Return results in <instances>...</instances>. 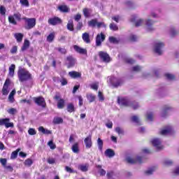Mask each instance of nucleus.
<instances>
[{
  "instance_id": "41",
  "label": "nucleus",
  "mask_w": 179,
  "mask_h": 179,
  "mask_svg": "<svg viewBox=\"0 0 179 179\" xmlns=\"http://www.w3.org/2000/svg\"><path fill=\"white\" fill-rule=\"evenodd\" d=\"M132 72H141L142 71V66L139 65L134 66L131 68Z\"/></svg>"
},
{
  "instance_id": "11",
  "label": "nucleus",
  "mask_w": 179,
  "mask_h": 179,
  "mask_svg": "<svg viewBox=\"0 0 179 179\" xmlns=\"http://www.w3.org/2000/svg\"><path fill=\"white\" fill-rule=\"evenodd\" d=\"M66 66L67 68H73L75 66V64H76V59L73 58L72 56H68L66 57Z\"/></svg>"
},
{
  "instance_id": "27",
  "label": "nucleus",
  "mask_w": 179,
  "mask_h": 179,
  "mask_svg": "<svg viewBox=\"0 0 179 179\" xmlns=\"http://www.w3.org/2000/svg\"><path fill=\"white\" fill-rule=\"evenodd\" d=\"M15 94H16V90H13L8 96V100L10 103H13L15 101Z\"/></svg>"
},
{
  "instance_id": "38",
  "label": "nucleus",
  "mask_w": 179,
  "mask_h": 179,
  "mask_svg": "<svg viewBox=\"0 0 179 179\" xmlns=\"http://www.w3.org/2000/svg\"><path fill=\"white\" fill-rule=\"evenodd\" d=\"M64 106H65V101H64V99L59 100L57 102V108L61 109V108H64Z\"/></svg>"
},
{
  "instance_id": "56",
  "label": "nucleus",
  "mask_w": 179,
  "mask_h": 179,
  "mask_svg": "<svg viewBox=\"0 0 179 179\" xmlns=\"http://www.w3.org/2000/svg\"><path fill=\"white\" fill-rule=\"evenodd\" d=\"M142 24H143V20L142 19L138 20L135 23L136 27H139V26H142Z\"/></svg>"
},
{
  "instance_id": "25",
  "label": "nucleus",
  "mask_w": 179,
  "mask_h": 179,
  "mask_svg": "<svg viewBox=\"0 0 179 179\" xmlns=\"http://www.w3.org/2000/svg\"><path fill=\"white\" fill-rule=\"evenodd\" d=\"M131 120L132 122H134V124H136V125H142V124L141 123V120H139V117H138V115L132 116L131 117Z\"/></svg>"
},
{
  "instance_id": "50",
  "label": "nucleus",
  "mask_w": 179,
  "mask_h": 179,
  "mask_svg": "<svg viewBox=\"0 0 179 179\" xmlns=\"http://www.w3.org/2000/svg\"><path fill=\"white\" fill-rule=\"evenodd\" d=\"M124 62H126V64H135V60L131 58L127 57L124 59Z\"/></svg>"
},
{
  "instance_id": "52",
  "label": "nucleus",
  "mask_w": 179,
  "mask_h": 179,
  "mask_svg": "<svg viewBox=\"0 0 179 179\" xmlns=\"http://www.w3.org/2000/svg\"><path fill=\"white\" fill-rule=\"evenodd\" d=\"M165 76L166 78H168L169 80H174V79H176V77L174 76V75L171 73H166L165 74Z\"/></svg>"
},
{
  "instance_id": "31",
  "label": "nucleus",
  "mask_w": 179,
  "mask_h": 179,
  "mask_svg": "<svg viewBox=\"0 0 179 179\" xmlns=\"http://www.w3.org/2000/svg\"><path fill=\"white\" fill-rule=\"evenodd\" d=\"M171 108H170L169 106H165L161 113V117H166L167 111H169V110H171Z\"/></svg>"
},
{
  "instance_id": "43",
  "label": "nucleus",
  "mask_w": 179,
  "mask_h": 179,
  "mask_svg": "<svg viewBox=\"0 0 179 179\" xmlns=\"http://www.w3.org/2000/svg\"><path fill=\"white\" fill-rule=\"evenodd\" d=\"M62 122H64V120H62V118L61 117H55L53 120V124H62Z\"/></svg>"
},
{
  "instance_id": "42",
  "label": "nucleus",
  "mask_w": 179,
  "mask_h": 179,
  "mask_svg": "<svg viewBox=\"0 0 179 179\" xmlns=\"http://www.w3.org/2000/svg\"><path fill=\"white\" fill-rule=\"evenodd\" d=\"M10 121V118H4V119H0V125H5L6 126L7 122H9Z\"/></svg>"
},
{
  "instance_id": "28",
  "label": "nucleus",
  "mask_w": 179,
  "mask_h": 179,
  "mask_svg": "<svg viewBox=\"0 0 179 179\" xmlns=\"http://www.w3.org/2000/svg\"><path fill=\"white\" fill-rule=\"evenodd\" d=\"M72 152L73 153L78 154L79 153V143H76L71 147Z\"/></svg>"
},
{
  "instance_id": "12",
  "label": "nucleus",
  "mask_w": 179,
  "mask_h": 179,
  "mask_svg": "<svg viewBox=\"0 0 179 179\" xmlns=\"http://www.w3.org/2000/svg\"><path fill=\"white\" fill-rule=\"evenodd\" d=\"M9 85H10V80L9 79L6 80L2 89V93L3 96H8V94H9V90H8Z\"/></svg>"
},
{
  "instance_id": "57",
  "label": "nucleus",
  "mask_w": 179,
  "mask_h": 179,
  "mask_svg": "<svg viewBox=\"0 0 179 179\" xmlns=\"http://www.w3.org/2000/svg\"><path fill=\"white\" fill-rule=\"evenodd\" d=\"M115 132L119 135H124V129H121L120 127L115 128Z\"/></svg>"
},
{
  "instance_id": "58",
  "label": "nucleus",
  "mask_w": 179,
  "mask_h": 179,
  "mask_svg": "<svg viewBox=\"0 0 179 179\" xmlns=\"http://www.w3.org/2000/svg\"><path fill=\"white\" fill-rule=\"evenodd\" d=\"M28 134H29V135H36V134H37V131H36L35 129L30 128L28 130Z\"/></svg>"
},
{
  "instance_id": "15",
  "label": "nucleus",
  "mask_w": 179,
  "mask_h": 179,
  "mask_svg": "<svg viewBox=\"0 0 179 179\" xmlns=\"http://www.w3.org/2000/svg\"><path fill=\"white\" fill-rule=\"evenodd\" d=\"M153 24H155V21L150 19H148L145 21V26L148 31H153V30H155V28L153 27Z\"/></svg>"
},
{
  "instance_id": "14",
  "label": "nucleus",
  "mask_w": 179,
  "mask_h": 179,
  "mask_svg": "<svg viewBox=\"0 0 179 179\" xmlns=\"http://www.w3.org/2000/svg\"><path fill=\"white\" fill-rule=\"evenodd\" d=\"M34 101L36 104H38V106H41V107L45 108V100L44 98H43V96L35 98Z\"/></svg>"
},
{
  "instance_id": "26",
  "label": "nucleus",
  "mask_w": 179,
  "mask_h": 179,
  "mask_svg": "<svg viewBox=\"0 0 179 179\" xmlns=\"http://www.w3.org/2000/svg\"><path fill=\"white\" fill-rule=\"evenodd\" d=\"M131 108H133V110H138V108H139V107H141V106L139 105V103L135 101H130V106Z\"/></svg>"
},
{
  "instance_id": "53",
  "label": "nucleus",
  "mask_w": 179,
  "mask_h": 179,
  "mask_svg": "<svg viewBox=\"0 0 179 179\" xmlns=\"http://www.w3.org/2000/svg\"><path fill=\"white\" fill-rule=\"evenodd\" d=\"M55 50L59 51V52H60L61 54H63V55L66 54V49L64 48H56Z\"/></svg>"
},
{
  "instance_id": "5",
  "label": "nucleus",
  "mask_w": 179,
  "mask_h": 179,
  "mask_svg": "<svg viewBox=\"0 0 179 179\" xmlns=\"http://www.w3.org/2000/svg\"><path fill=\"white\" fill-rule=\"evenodd\" d=\"M23 20H25V23L27 24L25 29L27 30H30V29H33L36 26V18L24 17Z\"/></svg>"
},
{
  "instance_id": "23",
  "label": "nucleus",
  "mask_w": 179,
  "mask_h": 179,
  "mask_svg": "<svg viewBox=\"0 0 179 179\" xmlns=\"http://www.w3.org/2000/svg\"><path fill=\"white\" fill-rule=\"evenodd\" d=\"M15 69H16V66L15 64H11L8 69V75L10 78L15 76Z\"/></svg>"
},
{
  "instance_id": "17",
  "label": "nucleus",
  "mask_w": 179,
  "mask_h": 179,
  "mask_svg": "<svg viewBox=\"0 0 179 179\" xmlns=\"http://www.w3.org/2000/svg\"><path fill=\"white\" fill-rule=\"evenodd\" d=\"M73 48L76 52H78V54H82V55H86L87 54V50L85 48H82L76 45L73 46Z\"/></svg>"
},
{
  "instance_id": "54",
  "label": "nucleus",
  "mask_w": 179,
  "mask_h": 179,
  "mask_svg": "<svg viewBox=\"0 0 179 179\" xmlns=\"http://www.w3.org/2000/svg\"><path fill=\"white\" fill-rule=\"evenodd\" d=\"M154 172H155V168H151L145 171V174L146 176H152V174H153Z\"/></svg>"
},
{
  "instance_id": "48",
  "label": "nucleus",
  "mask_w": 179,
  "mask_h": 179,
  "mask_svg": "<svg viewBox=\"0 0 179 179\" xmlns=\"http://www.w3.org/2000/svg\"><path fill=\"white\" fill-rule=\"evenodd\" d=\"M7 113H8V114H11V115H15V114L17 113V110L15 108H11L7 110Z\"/></svg>"
},
{
  "instance_id": "63",
  "label": "nucleus",
  "mask_w": 179,
  "mask_h": 179,
  "mask_svg": "<svg viewBox=\"0 0 179 179\" xmlns=\"http://www.w3.org/2000/svg\"><path fill=\"white\" fill-rule=\"evenodd\" d=\"M130 41H138V36L136 35H131L129 37Z\"/></svg>"
},
{
  "instance_id": "13",
  "label": "nucleus",
  "mask_w": 179,
  "mask_h": 179,
  "mask_svg": "<svg viewBox=\"0 0 179 179\" xmlns=\"http://www.w3.org/2000/svg\"><path fill=\"white\" fill-rule=\"evenodd\" d=\"M161 135H171L173 134V127L166 126L164 129L160 131Z\"/></svg>"
},
{
  "instance_id": "55",
  "label": "nucleus",
  "mask_w": 179,
  "mask_h": 179,
  "mask_svg": "<svg viewBox=\"0 0 179 179\" xmlns=\"http://www.w3.org/2000/svg\"><path fill=\"white\" fill-rule=\"evenodd\" d=\"M48 145H49L50 148L52 150H54L57 148V145L52 142V141H50L48 143Z\"/></svg>"
},
{
  "instance_id": "35",
  "label": "nucleus",
  "mask_w": 179,
  "mask_h": 179,
  "mask_svg": "<svg viewBox=\"0 0 179 179\" xmlns=\"http://www.w3.org/2000/svg\"><path fill=\"white\" fill-rule=\"evenodd\" d=\"M97 145L100 152H103V140H101V138H99L97 139Z\"/></svg>"
},
{
  "instance_id": "39",
  "label": "nucleus",
  "mask_w": 179,
  "mask_h": 179,
  "mask_svg": "<svg viewBox=\"0 0 179 179\" xmlns=\"http://www.w3.org/2000/svg\"><path fill=\"white\" fill-rule=\"evenodd\" d=\"M19 152H20V148H18L15 151L11 153L10 159H16V157H17V154L19 153Z\"/></svg>"
},
{
  "instance_id": "2",
  "label": "nucleus",
  "mask_w": 179,
  "mask_h": 179,
  "mask_svg": "<svg viewBox=\"0 0 179 179\" xmlns=\"http://www.w3.org/2000/svg\"><path fill=\"white\" fill-rule=\"evenodd\" d=\"M108 82L113 86V87H118L122 86L124 80L121 78H117L114 76H110L108 78Z\"/></svg>"
},
{
  "instance_id": "30",
  "label": "nucleus",
  "mask_w": 179,
  "mask_h": 179,
  "mask_svg": "<svg viewBox=\"0 0 179 179\" xmlns=\"http://www.w3.org/2000/svg\"><path fill=\"white\" fill-rule=\"evenodd\" d=\"M29 47H30V41L26 39L24 42L23 46L22 47L21 50L22 51H26V50H27Z\"/></svg>"
},
{
  "instance_id": "36",
  "label": "nucleus",
  "mask_w": 179,
  "mask_h": 179,
  "mask_svg": "<svg viewBox=\"0 0 179 179\" xmlns=\"http://www.w3.org/2000/svg\"><path fill=\"white\" fill-rule=\"evenodd\" d=\"M54 38H55V34L51 33L48 36L47 41H48V43H52V41H54Z\"/></svg>"
},
{
  "instance_id": "20",
  "label": "nucleus",
  "mask_w": 179,
  "mask_h": 179,
  "mask_svg": "<svg viewBox=\"0 0 179 179\" xmlns=\"http://www.w3.org/2000/svg\"><path fill=\"white\" fill-rule=\"evenodd\" d=\"M105 156L109 158L114 157L115 156V152L113 149L108 148L105 151Z\"/></svg>"
},
{
  "instance_id": "24",
  "label": "nucleus",
  "mask_w": 179,
  "mask_h": 179,
  "mask_svg": "<svg viewBox=\"0 0 179 179\" xmlns=\"http://www.w3.org/2000/svg\"><path fill=\"white\" fill-rule=\"evenodd\" d=\"M69 76H71V78H73V79H76V78H80V76H82V74L77 71H70L69 72Z\"/></svg>"
},
{
  "instance_id": "6",
  "label": "nucleus",
  "mask_w": 179,
  "mask_h": 179,
  "mask_svg": "<svg viewBox=\"0 0 179 179\" xmlns=\"http://www.w3.org/2000/svg\"><path fill=\"white\" fill-rule=\"evenodd\" d=\"M48 23L52 26H57L62 24V20L58 17H53L49 18Z\"/></svg>"
},
{
  "instance_id": "49",
  "label": "nucleus",
  "mask_w": 179,
  "mask_h": 179,
  "mask_svg": "<svg viewBox=\"0 0 179 179\" xmlns=\"http://www.w3.org/2000/svg\"><path fill=\"white\" fill-rule=\"evenodd\" d=\"M170 34L173 37L174 36H177V34H178V32L177 31V30H176V28L172 27L170 29Z\"/></svg>"
},
{
  "instance_id": "3",
  "label": "nucleus",
  "mask_w": 179,
  "mask_h": 179,
  "mask_svg": "<svg viewBox=\"0 0 179 179\" xmlns=\"http://www.w3.org/2000/svg\"><path fill=\"white\" fill-rule=\"evenodd\" d=\"M163 48H164V43L160 41L155 42L153 50L155 52V54H157V55H162Z\"/></svg>"
},
{
  "instance_id": "9",
  "label": "nucleus",
  "mask_w": 179,
  "mask_h": 179,
  "mask_svg": "<svg viewBox=\"0 0 179 179\" xmlns=\"http://www.w3.org/2000/svg\"><path fill=\"white\" fill-rule=\"evenodd\" d=\"M126 161L129 164H136V163H139V164H141L142 163V157H137L136 159H135V158H132L131 157H127L126 158Z\"/></svg>"
},
{
  "instance_id": "62",
  "label": "nucleus",
  "mask_w": 179,
  "mask_h": 179,
  "mask_svg": "<svg viewBox=\"0 0 179 179\" xmlns=\"http://www.w3.org/2000/svg\"><path fill=\"white\" fill-rule=\"evenodd\" d=\"M0 163L2 164L3 167H5L6 166L7 160L5 158H1L0 159Z\"/></svg>"
},
{
  "instance_id": "22",
  "label": "nucleus",
  "mask_w": 179,
  "mask_h": 179,
  "mask_svg": "<svg viewBox=\"0 0 179 179\" xmlns=\"http://www.w3.org/2000/svg\"><path fill=\"white\" fill-rule=\"evenodd\" d=\"M38 131L41 132L44 135H51L52 134V131L45 129L43 127L41 126L38 127Z\"/></svg>"
},
{
  "instance_id": "61",
  "label": "nucleus",
  "mask_w": 179,
  "mask_h": 179,
  "mask_svg": "<svg viewBox=\"0 0 179 179\" xmlns=\"http://www.w3.org/2000/svg\"><path fill=\"white\" fill-rule=\"evenodd\" d=\"M98 97L100 101H104V96L103 95V92L99 91L98 92Z\"/></svg>"
},
{
  "instance_id": "7",
  "label": "nucleus",
  "mask_w": 179,
  "mask_h": 179,
  "mask_svg": "<svg viewBox=\"0 0 179 179\" xmlns=\"http://www.w3.org/2000/svg\"><path fill=\"white\" fill-rule=\"evenodd\" d=\"M151 142L157 150H163L164 147L162 145V140L160 138H154Z\"/></svg>"
},
{
  "instance_id": "60",
  "label": "nucleus",
  "mask_w": 179,
  "mask_h": 179,
  "mask_svg": "<svg viewBox=\"0 0 179 179\" xmlns=\"http://www.w3.org/2000/svg\"><path fill=\"white\" fill-rule=\"evenodd\" d=\"M147 119L149 121H153V113L152 112H149L147 113Z\"/></svg>"
},
{
  "instance_id": "59",
  "label": "nucleus",
  "mask_w": 179,
  "mask_h": 179,
  "mask_svg": "<svg viewBox=\"0 0 179 179\" xmlns=\"http://www.w3.org/2000/svg\"><path fill=\"white\" fill-rule=\"evenodd\" d=\"M8 22L12 23V24H17L16 20H15V17L13 16L8 17Z\"/></svg>"
},
{
  "instance_id": "29",
  "label": "nucleus",
  "mask_w": 179,
  "mask_h": 179,
  "mask_svg": "<svg viewBox=\"0 0 179 179\" xmlns=\"http://www.w3.org/2000/svg\"><path fill=\"white\" fill-rule=\"evenodd\" d=\"M17 43H22L23 40V34L22 33H16L14 34Z\"/></svg>"
},
{
  "instance_id": "37",
  "label": "nucleus",
  "mask_w": 179,
  "mask_h": 179,
  "mask_svg": "<svg viewBox=\"0 0 179 179\" xmlns=\"http://www.w3.org/2000/svg\"><path fill=\"white\" fill-rule=\"evenodd\" d=\"M67 29L70 31H73V21L72 20H69L68 23H67Z\"/></svg>"
},
{
  "instance_id": "34",
  "label": "nucleus",
  "mask_w": 179,
  "mask_h": 179,
  "mask_svg": "<svg viewBox=\"0 0 179 179\" xmlns=\"http://www.w3.org/2000/svg\"><path fill=\"white\" fill-rule=\"evenodd\" d=\"M87 99L90 103H93L94 100H96V96L93 95L92 94H87Z\"/></svg>"
},
{
  "instance_id": "45",
  "label": "nucleus",
  "mask_w": 179,
  "mask_h": 179,
  "mask_svg": "<svg viewBox=\"0 0 179 179\" xmlns=\"http://www.w3.org/2000/svg\"><path fill=\"white\" fill-rule=\"evenodd\" d=\"M67 111L69 113H73V111H75V106H73V104L69 103L67 106Z\"/></svg>"
},
{
  "instance_id": "64",
  "label": "nucleus",
  "mask_w": 179,
  "mask_h": 179,
  "mask_svg": "<svg viewBox=\"0 0 179 179\" xmlns=\"http://www.w3.org/2000/svg\"><path fill=\"white\" fill-rule=\"evenodd\" d=\"M173 176H179V166L173 171Z\"/></svg>"
},
{
  "instance_id": "16",
  "label": "nucleus",
  "mask_w": 179,
  "mask_h": 179,
  "mask_svg": "<svg viewBox=\"0 0 179 179\" xmlns=\"http://www.w3.org/2000/svg\"><path fill=\"white\" fill-rule=\"evenodd\" d=\"M117 103L120 104V106H122V107H129L131 104V101L124 98H122L120 99V98H118Z\"/></svg>"
},
{
  "instance_id": "8",
  "label": "nucleus",
  "mask_w": 179,
  "mask_h": 179,
  "mask_svg": "<svg viewBox=\"0 0 179 179\" xmlns=\"http://www.w3.org/2000/svg\"><path fill=\"white\" fill-rule=\"evenodd\" d=\"M106 40V35L101 32V34H98L96 37V47L101 46V43L103 41Z\"/></svg>"
},
{
  "instance_id": "44",
  "label": "nucleus",
  "mask_w": 179,
  "mask_h": 179,
  "mask_svg": "<svg viewBox=\"0 0 179 179\" xmlns=\"http://www.w3.org/2000/svg\"><path fill=\"white\" fill-rule=\"evenodd\" d=\"M109 28L110 30H113V31H117V30H118V26L114 24V22L110 24Z\"/></svg>"
},
{
  "instance_id": "46",
  "label": "nucleus",
  "mask_w": 179,
  "mask_h": 179,
  "mask_svg": "<svg viewBox=\"0 0 179 179\" xmlns=\"http://www.w3.org/2000/svg\"><path fill=\"white\" fill-rule=\"evenodd\" d=\"M24 166H27V167H31V164H33V160L31 159H27L24 162Z\"/></svg>"
},
{
  "instance_id": "18",
  "label": "nucleus",
  "mask_w": 179,
  "mask_h": 179,
  "mask_svg": "<svg viewBox=\"0 0 179 179\" xmlns=\"http://www.w3.org/2000/svg\"><path fill=\"white\" fill-rule=\"evenodd\" d=\"M82 38L84 41V43H86V44H90L91 41H90V35L87 32H85L82 35Z\"/></svg>"
},
{
  "instance_id": "10",
  "label": "nucleus",
  "mask_w": 179,
  "mask_h": 179,
  "mask_svg": "<svg viewBox=\"0 0 179 179\" xmlns=\"http://www.w3.org/2000/svg\"><path fill=\"white\" fill-rule=\"evenodd\" d=\"M99 55L100 59L103 62H110L111 61V58L110 57V55H108L107 52L101 51L99 52Z\"/></svg>"
},
{
  "instance_id": "47",
  "label": "nucleus",
  "mask_w": 179,
  "mask_h": 179,
  "mask_svg": "<svg viewBox=\"0 0 179 179\" xmlns=\"http://www.w3.org/2000/svg\"><path fill=\"white\" fill-rule=\"evenodd\" d=\"M115 176V173L114 171L108 172L106 174V177L108 179H115L114 177Z\"/></svg>"
},
{
  "instance_id": "51",
  "label": "nucleus",
  "mask_w": 179,
  "mask_h": 179,
  "mask_svg": "<svg viewBox=\"0 0 179 179\" xmlns=\"http://www.w3.org/2000/svg\"><path fill=\"white\" fill-rule=\"evenodd\" d=\"M20 3H21V5H22V6L29 7L30 5L29 3V0H20Z\"/></svg>"
},
{
  "instance_id": "1",
  "label": "nucleus",
  "mask_w": 179,
  "mask_h": 179,
  "mask_svg": "<svg viewBox=\"0 0 179 179\" xmlns=\"http://www.w3.org/2000/svg\"><path fill=\"white\" fill-rule=\"evenodd\" d=\"M17 76L18 80L21 83H23L24 82H27L28 80H31V73L27 71V69L20 66L17 71Z\"/></svg>"
},
{
  "instance_id": "19",
  "label": "nucleus",
  "mask_w": 179,
  "mask_h": 179,
  "mask_svg": "<svg viewBox=\"0 0 179 179\" xmlns=\"http://www.w3.org/2000/svg\"><path fill=\"white\" fill-rule=\"evenodd\" d=\"M84 142L85 143V147L87 149H90V148H92V136H89L85 138Z\"/></svg>"
},
{
  "instance_id": "21",
  "label": "nucleus",
  "mask_w": 179,
  "mask_h": 179,
  "mask_svg": "<svg viewBox=\"0 0 179 179\" xmlns=\"http://www.w3.org/2000/svg\"><path fill=\"white\" fill-rule=\"evenodd\" d=\"M57 8L62 13H68V12H69V7L66 5L59 6Z\"/></svg>"
},
{
  "instance_id": "33",
  "label": "nucleus",
  "mask_w": 179,
  "mask_h": 179,
  "mask_svg": "<svg viewBox=\"0 0 179 179\" xmlns=\"http://www.w3.org/2000/svg\"><path fill=\"white\" fill-rule=\"evenodd\" d=\"M109 41L110 43H112V44H118L120 43V38H117L114 36H110Z\"/></svg>"
},
{
  "instance_id": "4",
  "label": "nucleus",
  "mask_w": 179,
  "mask_h": 179,
  "mask_svg": "<svg viewBox=\"0 0 179 179\" xmlns=\"http://www.w3.org/2000/svg\"><path fill=\"white\" fill-rule=\"evenodd\" d=\"M88 26L90 27H96L98 29H100V27H107V25L104 24V22H98L97 19H93L88 22Z\"/></svg>"
},
{
  "instance_id": "40",
  "label": "nucleus",
  "mask_w": 179,
  "mask_h": 179,
  "mask_svg": "<svg viewBox=\"0 0 179 179\" xmlns=\"http://www.w3.org/2000/svg\"><path fill=\"white\" fill-rule=\"evenodd\" d=\"M79 169L81 171H83L84 173H85L89 170V165L88 164L80 165Z\"/></svg>"
},
{
  "instance_id": "32",
  "label": "nucleus",
  "mask_w": 179,
  "mask_h": 179,
  "mask_svg": "<svg viewBox=\"0 0 179 179\" xmlns=\"http://www.w3.org/2000/svg\"><path fill=\"white\" fill-rule=\"evenodd\" d=\"M90 12H92V10H90V8H85L83 10V13L85 17H89V16H90Z\"/></svg>"
}]
</instances>
